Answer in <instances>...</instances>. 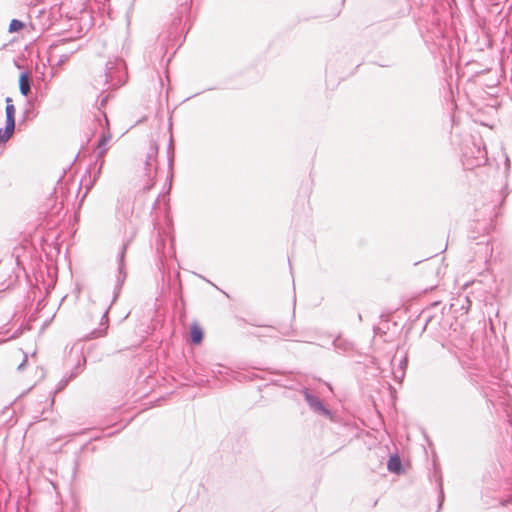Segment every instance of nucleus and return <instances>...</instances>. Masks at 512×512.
I'll return each instance as SVG.
<instances>
[{"mask_svg":"<svg viewBox=\"0 0 512 512\" xmlns=\"http://www.w3.org/2000/svg\"><path fill=\"white\" fill-rule=\"evenodd\" d=\"M24 27H25L24 22H22L18 19H13V20H11V22L9 24L8 31L10 33H14V32H18V31L22 30Z\"/></svg>","mask_w":512,"mask_h":512,"instance_id":"nucleus-6","label":"nucleus"},{"mask_svg":"<svg viewBox=\"0 0 512 512\" xmlns=\"http://www.w3.org/2000/svg\"><path fill=\"white\" fill-rule=\"evenodd\" d=\"M388 470L391 472H399L401 469V461L398 456H392L388 460Z\"/></svg>","mask_w":512,"mask_h":512,"instance_id":"nucleus-5","label":"nucleus"},{"mask_svg":"<svg viewBox=\"0 0 512 512\" xmlns=\"http://www.w3.org/2000/svg\"><path fill=\"white\" fill-rule=\"evenodd\" d=\"M303 395L308 402V404L316 411L327 413V410L325 409L322 402L319 400V398L311 395L307 389L303 390Z\"/></svg>","mask_w":512,"mask_h":512,"instance_id":"nucleus-2","label":"nucleus"},{"mask_svg":"<svg viewBox=\"0 0 512 512\" xmlns=\"http://www.w3.org/2000/svg\"><path fill=\"white\" fill-rule=\"evenodd\" d=\"M6 124L4 129H0V143H6L13 135L15 130V114L16 108L11 98H6Z\"/></svg>","mask_w":512,"mask_h":512,"instance_id":"nucleus-1","label":"nucleus"},{"mask_svg":"<svg viewBox=\"0 0 512 512\" xmlns=\"http://www.w3.org/2000/svg\"><path fill=\"white\" fill-rule=\"evenodd\" d=\"M19 89L20 92L27 96L30 93V77L27 73H22L19 76Z\"/></svg>","mask_w":512,"mask_h":512,"instance_id":"nucleus-4","label":"nucleus"},{"mask_svg":"<svg viewBox=\"0 0 512 512\" xmlns=\"http://www.w3.org/2000/svg\"><path fill=\"white\" fill-rule=\"evenodd\" d=\"M109 140L110 136H103L99 141V146H105Z\"/></svg>","mask_w":512,"mask_h":512,"instance_id":"nucleus-7","label":"nucleus"},{"mask_svg":"<svg viewBox=\"0 0 512 512\" xmlns=\"http://www.w3.org/2000/svg\"><path fill=\"white\" fill-rule=\"evenodd\" d=\"M190 338L194 344H200L203 340V329L198 323H193L190 327Z\"/></svg>","mask_w":512,"mask_h":512,"instance_id":"nucleus-3","label":"nucleus"}]
</instances>
